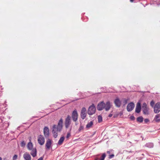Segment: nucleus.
Returning a JSON list of instances; mask_svg holds the SVG:
<instances>
[{"mask_svg":"<svg viewBox=\"0 0 160 160\" xmlns=\"http://www.w3.org/2000/svg\"><path fill=\"white\" fill-rule=\"evenodd\" d=\"M31 150V152L30 153L31 154L33 157H35L37 155V150L36 148H33Z\"/></svg>","mask_w":160,"mask_h":160,"instance_id":"f3484780","label":"nucleus"},{"mask_svg":"<svg viewBox=\"0 0 160 160\" xmlns=\"http://www.w3.org/2000/svg\"><path fill=\"white\" fill-rule=\"evenodd\" d=\"M130 118L131 120H134L135 118L133 116H131L130 117Z\"/></svg>","mask_w":160,"mask_h":160,"instance_id":"7c9ffc66","label":"nucleus"},{"mask_svg":"<svg viewBox=\"0 0 160 160\" xmlns=\"http://www.w3.org/2000/svg\"><path fill=\"white\" fill-rule=\"evenodd\" d=\"M71 136V134L70 133V132H68L67 133V136H66V138L67 139H68Z\"/></svg>","mask_w":160,"mask_h":160,"instance_id":"393cba45","label":"nucleus"},{"mask_svg":"<svg viewBox=\"0 0 160 160\" xmlns=\"http://www.w3.org/2000/svg\"><path fill=\"white\" fill-rule=\"evenodd\" d=\"M130 1L131 2H132L133 1V0H130Z\"/></svg>","mask_w":160,"mask_h":160,"instance_id":"e433bc0d","label":"nucleus"},{"mask_svg":"<svg viewBox=\"0 0 160 160\" xmlns=\"http://www.w3.org/2000/svg\"><path fill=\"white\" fill-rule=\"evenodd\" d=\"M26 143L24 141H22L21 143V145L22 147H23L25 146Z\"/></svg>","mask_w":160,"mask_h":160,"instance_id":"b1692460","label":"nucleus"},{"mask_svg":"<svg viewBox=\"0 0 160 160\" xmlns=\"http://www.w3.org/2000/svg\"><path fill=\"white\" fill-rule=\"evenodd\" d=\"M141 110V104L140 102H138L137 104L135 109V112H136L139 113L140 112Z\"/></svg>","mask_w":160,"mask_h":160,"instance_id":"2eb2a0df","label":"nucleus"},{"mask_svg":"<svg viewBox=\"0 0 160 160\" xmlns=\"http://www.w3.org/2000/svg\"><path fill=\"white\" fill-rule=\"evenodd\" d=\"M71 116L69 115H68L65 120V126L66 128H68L71 124Z\"/></svg>","mask_w":160,"mask_h":160,"instance_id":"f03ea898","label":"nucleus"},{"mask_svg":"<svg viewBox=\"0 0 160 160\" xmlns=\"http://www.w3.org/2000/svg\"><path fill=\"white\" fill-rule=\"evenodd\" d=\"M78 116V115L77 111L75 110L73 111L72 113V117L74 122H76L77 121Z\"/></svg>","mask_w":160,"mask_h":160,"instance_id":"0eeeda50","label":"nucleus"},{"mask_svg":"<svg viewBox=\"0 0 160 160\" xmlns=\"http://www.w3.org/2000/svg\"><path fill=\"white\" fill-rule=\"evenodd\" d=\"M114 156V154H111L109 155V158H113Z\"/></svg>","mask_w":160,"mask_h":160,"instance_id":"c85d7f7f","label":"nucleus"},{"mask_svg":"<svg viewBox=\"0 0 160 160\" xmlns=\"http://www.w3.org/2000/svg\"><path fill=\"white\" fill-rule=\"evenodd\" d=\"M0 160H2V158L1 157H0Z\"/></svg>","mask_w":160,"mask_h":160,"instance_id":"58836bf2","label":"nucleus"},{"mask_svg":"<svg viewBox=\"0 0 160 160\" xmlns=\"http://www.w3.org/2000/svg\"><path fill=\"white\" fill-rule=\"evenodd\" d=\"M160 111V103H157L154 107V112L156 113H158Z\"/></svg>","mask_w":160,"mask_h":160,"instance_id":"6e6552de","label":"nucleus"},{"mask_svg":"<svg viewBox=\"0 0 160 160\" xmlns=\"http://www.w3.org/2000/svg\"><path fill=\"white\" fill-rule=\"evenodd\" d=\"M124 102L125 104H126V103H127V101L126 100H125Z\"/></svg>","mask_w":160,"mask_h":160,"instance_id":"c9c22d12","label":"nucleus"},{"mask_svg":"<svg viewBox=\"0 0 160 160\" xmlns=\"http://www.w3.org/2000/svg\"><path fill=\"white\" fill-rule=\"evenodd\" d=\"M154 102L152 100L150 102V105L152 107H153L154 104Z\"/></svg>","mask_w":160,"mask_h":160,"instance_id":"a878e982","label":"nucleus"},{"mask_svg":"<svg viewBox=\"0 0 160 160\" xmlns=\"http://www.w3.org/2000/svg\"><path fill=\"white\" fill-rule=\"evenodd\" d=\"M149 120L147 118L145 119L144 120V121L146 123L149 122Z\"/></svg>","mask_w":160,"mask_h":160,"instance_id":"c756f323","label":"nucleus"},{"mask_svg":"<svg viewBox=\"0 0 160 160\" xmlns=\"http://www.w3.org/2000/svg\"><path fill=\"white\" fill-rule=\"evenodd\" d=\"M143 118L142 117H139L137 118V121L140 122H141L143 121Z\"/></svg>","mask_w":160,"mask_h":160,"instance_id":"412c9836","label":"nucleus"},{"mask_svg":"<svg viewBox=\"0 0 160 160\" xmlns=\"http://www.w3.org/2000/svg\"><path fill=\"white\" fill-rule=\"evenodd\" d=\"M63 120L61 118L59 121L58 125L54 124L52 126V133L53 137L56 138L58 136V132H60L63 128Z\"/></svg>","mask_w":160,"mask_h":160,"instance_id":"f257e3e1","label":"nucleus"},{"mask_svg":"<svg viewBox=\"0 0 160 160\" xmlns=\"http://www.w3.org/2000/svg\"><path fill=\"white\" fill-rule=\"evenodd\" d=\"M134 107V104L133 102L129 103L127 106V110L128 112L132 111Z\"/></svg>","mask_w":160,"mask_h":160,"instance_id":"9d476101","label":"nucleus"},{"mask_svg":"<svg viewBox=\"0 0 160 160\" xmlns=\"http://www.w3.org/2000/svg\"><path fill=\"white\" fill-rule=\"evenodd\" d=\"M104 103L102 102L99 103L97 106V109L99 111L102 110L104 108Z\"/></svg>","mask_w":160,"mask_h":160,"instance_id":"f8f14e48","label":"nucleus"},{"mask_svg":"<svg viewBox=\"0 0 160 160\" xmlns=\"http://www.w3.org/2000/svg\"><path fill=\"white\" fill-rule=\"evenodd\" d=\"M96 111V108L93 105L90 106L88 111V113L90 115L93 114L95 113Z\"/></svg>","mask_w":160,"mask_h":160,"instance_id":"20e7f679","label":"nucleus"},{"mask_svg":"<svg viewBox=\"0 0 160 160\" xmlns=\"http://www.w3.org/2000/svg\"><path fill=\"white\" fill-rule=\"evenodd\" d=\"M38 141L40 145H42L44 144L45 142V138L43 135H40L38 136Z\"/></svg>","mask_w":160,"mask_h":160,"instance_id":"39448f33","label":"nucleus"},{"mask_svg":"<svg viewBox=\"0 0 160 160\" xmlns=\"http://www.w3.org/2000/svg\"><path fill=\"white\" fill-rule=\"evenodd\" d=\"M83 126H81L79 128V131H80L82 130L83 129Z\"/></svg>","mask_w":160,"mask_h":160,"instance_id":"cd10ccee","label":"nucleus"},{"mask_svg":"<svg viewBox=\"0 0 160 160\" xmlns=\"http://www.w3.org/2000/svg\"><path fill=\"white\" fill-rule=\"evenodd\" d=\"M98 122H100L102 121V118L101 116L99 115L98 116Z\"/></svg>","mask_w":160,"mask_h":160,"instance_id":"4be33fe9","label":"nucleus"},{"mask_svg":"<svg viewBox=\"0 0 160 160\" xmlns=\"http://www.w3.org/2000/svg\"><path fill=\"white\" fill-rule=\"evenodd\" d=\"M111 107V105L109 102H107L106 104L104 103V108L106 111L109 110Z\"/></svg>","mask_w":160,"mask_h":160,"instance_id":"4468645a","label":"nucleus"},{"mask_svg":"<svg viewBox=\"0 0 160 160\" xmlns=\"http://www.w3.org/2000/svg\"><path fill=\"white\" fill-rule=\"evenodd\" d=\"M142 108L144 114L145 115L149 114V108H148L147 105L145 103H144L142 104Z\"/></svg>","mask_w":160,"mask_h":160,"instance_id":"7ed1b4c3","label":"nucleus"},{"mask_svg":"<svg viewBox=\"0 0 160 160\" xmlns=\"http://www.w3.org/2000/svg\"><path fill=\"white\" fill-rule=\"evenodd\" d=\"M64 137H61L59 140L58 142V144L59 145H61L63 142L64 141Z\"/></svg>","mask_w":160,"mask_h":160,"instance_id":"a211bd4d","label":"nucleus"},{"mask_svg":"<svg viewBox=\"0 0 160 160\" xmlns=\"http://www.w3.org/2000/svg\"><path fill=\"white\" fill-rule=\"evenodd\" d=\"M43 132L45 137H48L49 135V129L48 127H45L43 129Z\"/></svg>","mask_w":160,"mask_h":160,"instance_id":"9b49d317","label":"nucleus"},{"mask_svg":"<svg viewBox=\"0 0 160 160\" xmlns=\"http://www.w3.org/2000/svg\"><path fill=\"white\" fill-rule=\"evenodd\" d=\"M112 116V114H109V115H108V117H109L110 118V117H111Z\"/></svg>","mask_w":160,"mask_h":160,"instance_id":"72a5a7b5","label":"nucleus"},{"mask_svg":"<svg viewBox=\"0 0 160 160\" xmlns=\"http://www.w3.org/2000/svg\"><path fill=\"white\" fill-rule=\"evenodd\" d=\"M87 115L86 110L85 108L83 107L82 108L81 112V118L84 119L86 117Z\"/></svg>","mask_w":160,"mask_h":160,"instance_id":"423d86ee","label":"nucleus"},{"mask_svg":"<svg viewBox=\"0 0 160 160\" xmlns=\"http://www.w3.org/2000/svg\"><path fill=\"white\" fill-rule=\"evenodd\" d=\"M52 144V141L50 139H48L46 142L45 147L47 149L49 150Z\"/></svg>","mask_w":160,"mask_h":160,"instance_id":"1a4fd4ad","label":"nucleus"},{"mask_svg":"<svg viewBox=\"0 0 160 160\" xmlns=\"http://www.w3.org/2000/svg\"><path fill=\"white\" fill-rule=\"evenodd\" d=\"M156 121L157 122H159L160 121V119H157L156 120Z\"/></svg>","mask_w":160,"mask_h":160,"instance_id":"f704fd0d","label":"nucleus"},{"mask_svg":"<svg viewBox=\"0 0 160 160\" xmlns=\"http://www.w3.org/2000/svg\"><path fill=\"white\" fill-rule=\"evenodd\" d=\"M17 158L18 156L16 155H15L13 157V160H16V159Z\"/></svg>","mask_w":160,"mask_h":160,"instance_id":"bb28decb","label":"nucleus"},{"mask_svg":"<svg viewBox=\"0 0 160 160\" xmlns=\"http://www.w3.org/2000/svg\"><path fill=\"white\" fill-rule=\"evenodd\" d=\"M27 148L29 150H31L33 149V145L32 143L30 142H29L27 145Z\"/></svg>","mask_w":160,"mask_h":160,"instance_id":"6ab92c4d","label":"nucleus"},{"mask_svg":"<svg viewBox=\"0 0 160 160\" xmlns=\"http://www.w3.org/2000/svg\"><path fill=\"white\" fill-rule=\"evenodd\" d=\"M159 117H160V114H157L156 115V116H155V118H158Z\"/></svg>","mask_w":160,"mask_h":160,"instance_id":"2f4dec72","label":"nucleus"},{"mask_svg":"<svg viewBox=\"0 0 160 160\" xmlns=\"http://www.w3.org/2000/svg\"><path fill=\"white\" fill-rule=\"evenodd\" d=\"M71 129H72V127H71V128H70V131H71Z\"/></svg>","mask_w":160,"mask_h":160,"instance_id":"ea45409f","label":"nucleus"},{"mask_svg":"<svg viewBox=\"0 0 160 160\" xmlns=\"http://www.w3.org/2000/svg\"><path fill=\"white\" fill-rule=\"evenodd\" d=\"M114 103L116 106L118 107H120L121 105V102L120 99L117 98L114 101Z\"/></svg>","mask_w":160,"mask_h":160,"instance_id":"ddd939ff","label":"nucleus"},{"mask_svg":"<svg viewBox=\"0 0 160 160\" xmlns=\"http://www.w3.org/2000/svg\"><path fill=\"white\" fill-rule=\"evenodd\" d=\"M106 156V155L105 153H103L102 156L101 158H100V160H104L105 157Z\"/></svg>","mask_w":160,"mask_h":160,"instance_id":"5701e85b","label":"nucleus"},{"mask_svg":"<svg viewBox=\"0 0 160 160\" xmlns=\"http://www.w3.org/2000/svg\"><path fill=\"white\" fill-rule=\"evenodd\" d=\"M43 160V158L42 157H41L39 159H38V160Z\"/></svg>","mask_w":160,"mask_h":160,"instance_id":"473e14b6","label":"nucleus"},{"mask_svg":"<svg viewBox=\"0 0 160 160\" xmlns=\"http://www.w3.org/2000/svg\"><path fill=\"white\" fill-rule=\"evenodd\" d=\"M23 157L25 160H31V156L28 152L25 153L24 154Z\"/></svg>","mask_w":160,"mask_h":160,"instance_id":"dca6fc26","label":"nucleus"},{"mask_svg":"<svg viewBox=\"0 0 160 160\" xmlns=\"http://www.w3.org/2000/svg\"><path fill=\"white\" fill-rule=\"evenodd\" d=\"M93 122L92 121H91L89 123H88L86 125V128H91L92 126L93 125Z\"/></svg>","mask_w":160,"mask_h":160,"instance_id":"aec40b11","label":"nucleus"},{"mask_svg":"<svg viewBox=\"0 0 160 160\" xmlns=\"http://www.w3.org/2000/svg\"><path fill=\"white\" fill-rule=\"evenodd\" d=\"M98 160V158H96L95 159V160Z\"/></svg>","mask_w":160,"mask_h":160,"instance_id":"4c0bfd02","label":"nucleus"}]
</instances>
